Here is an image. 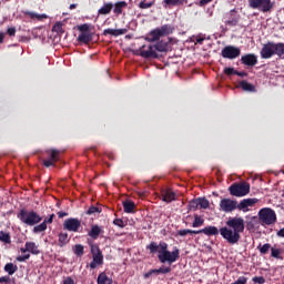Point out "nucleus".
<instances>
[{"instance_id":"nucleus-1","label":"nucleus","mask_w":284,"mask_h":284,"mask_svg":"<svg viewBox=\"0 0 284 284\" xmlns=\"http://www.w3.org/2000/svg\"><path fill=\"white\" fill-rule=\"evenodd\" d=\"M200 232H203L205 236H219V232L225 241L231 245H236L241 241V234L245 232V220L243 217H230L225 226L221 227L220 231L216 226H206Z\"/></svg>"},{"instance_id":"nucleus-2","label":"nucleus","mask_w":284,"mask_h":284,"mask_svg":"<svg viewBox=\"0 0 284 284\" xmlns=\"http://www.w3.org/2000/svg\"><path fill=\"white\" fill-rule=\"evenodd\" d=\"M148 250H150L151 254H156L161 263H175L176 258H179V248H175V251L170 252L168 251V244L165 242L160 243L159 245L154 242H152Z\"/></svg>"},{"instance_id":"nucleus-3","label":"nucleus","mask_w":284,"mask_h":284,"mask_svg":"<svg viewBox=\"0 0 284 284\" xmlns=\"http://www.w3.org/2000/svg\"><path fill=\"white\" fill-rule=\"evenodd\" d=\"M18 219L21 221V223H24V225L30 226H34L38 223H41V221H43L41 215L37 214V212L27 210H21L18 213Z\"/></svg>"},{"instance_id":"nucleus-4","label":"nucleus","mask_w":284,"mask_h":284,"mask_svg":"<svg viewBox=\"0 0 284 284\" xmlns=\"http://www.w3.org/2000/svg\"><path fill=\"white\" fill-rule=\"evenodd\" d=\"M260 223L262 225H274L276 223V212L272 209H262L258 212Z\"/></svg>"},{"instance_id":"nucleus-5","label":"nucleus","mask_w":284,"mask_h":284,"mask_svg":"<svg viewBox=\"0 0 284 284\" xmlns=\"http://www.w3.org/2000/svg\"><path fill=\"white\" fill-rule=\"evenodd\" d=\"M248 6L253 10H260V12H270L274 8L272 0H248Z\"/></svg>"},{"instance_id":"nucleus-6","label":"nucleus","mask_w":284,"mask_h":284,"mask_svg":"<svg viewBox=\"0 0 284 284\" xmlns=\"http://www.w3.org/2000/svg\"><path fill=\"white\" fill-rule=\"evenodd\" d=\"M230 192L232 196H247V194H250V183L243 182L239 184H233L230 186Z\"/></svg>"},{"instance_id":"nucleus-7","label":"nucleus","mask_w":284,"mask_h":284,"mask_svg":"<svg viewBox=\"0 0 284 284\" xmlns=\"http://www.w3.org/2000/svg\"><path fill=\"white\" fill-rule=\"evenodd\" d=\"M234 210H239V202L232 199H222L220 201V212H225V214H230L234 212Z\"/></svg>"},{"instance_id":"nucleus-8","label":"nucleus","mask_w":284,"mask_h":284,"mask_svg":"<svg viewBox=\"0 0 284 284\" xmlns=\"http://www.w3.org/2000/svg\"><path fill=\"white\" fill-rule=\"evenodd\" d=\"M222 57L223 59H237V57H241V49L239 47L227 45L222 50Z\"/></svg>"},{"instance_id":"nucleus-9","label":"nucleus","mask_w":284,"mask_h":284,"mask_svg":"<svg viewBox=\"0 0 284 284\" xmlns=\"http://www.w3.org/2000/svg\"><path fill=\"white\" fill-rule=\"evenodd\" d=\"M91 252L93 261L90 263V267L91 270H97L98 265H103V254L97 246H92Z\"/></svg>"},{"instance_id":"nucleus-10","label":"nucleus","mask_w":284,"mask_h":284,"mask_svg":"<svg viewBox=\"0 0 284 284\" xmlns=\"http://www.w3.org/2000/svg\"><path fill=\"white\" fill-rule=\"evenodd\" d=\"M276 54V43L268 42L263 45L261 50V57L262 59H272Z\"/></svg>"},{"instance_id":"nucleus-11","label":"nucleus","mask_w":284,"mask_h":284,"mask_svg":"<svg viewBox=\"0 0 284 284\" xmlns=\"http://www.w3.org/2000/svg\"><path fill=\"white\" fill-rule=\"evenodd\" d=\"M258 203V199H244L240 203H237V210H241V212H250V207H254Z\"/></svg>"},{"instance_id":"nucleus-12","label":"nucleus","mask_w":284,"mask_h":284,"mask_svg":"<svg viewBox=\"0 0 284 284\" xmlns=\"http://www.w3.org/2000/svg\"><path fill=\"white\" fill-rule=\"evenodd\" d=\"M140 54L144 59H150V58L156 59L159 57V54L156 53V50L152 45H149V47L142 45L140 48Z\"/></svg>"},{"instance_id":"nucleus-13","label":"nucleus","mask_w":284,"mask_h":284,"mask_svg":"<svg viewBox=\"0 0 284 284\" xmlns=\"http://www.w3.org/2000/svg\"><path fill=\"white\" fill-rule=\"evenodd\" d=\"M64 230L68 232H79V227H81V221L77 219H68L64 221Z\"/></svg>"},{"instance_id":"nucleus-14","label":"nucleus","mask_w":284,"mask_h":284,"mask_svg":"<svg viewBox=\"0 0 284 284\" xmlns=\"http://www.w3.org/2000/svg\"><path fill=\"white\" fill-rule=\"evenodd\" d=\"M241 61H242V63H244V65L254 67V65H256V63H258V58L254 53H248V54L243 55L241 58Z\"/></svg>"},{"instance_id":"nucleus-15","label":"nucleus","mask_w":284,"mask_h":284,"mask_svg":"<svg viewBox=\"0 0 284 284\" xmlns=\"http://www.w3.org/2000/svg\"><path fill=\"white\" fill-rule=\"evenodd\" d=\"M176 200V194L171 190H163L162 191V201L164 203H172V201Z\"/></svg>"},{"instance_id":"nucleus-16","label":"nucleus","mask_w":284,"mask_h":284,"mask_svg":"<svg viewBox=\"0 0 284 284\" xmlns=\"http://www.w3.org/2000/svg\"><path fill=\"white\" fill-rule=\"evenodd\" d=\"M125 32H128L126 29H105L103 34H111V37H121V34H125Z\"/></svg>"},{"instance_id":"nucleus-17","label":"nucleus","mask_w":284,"mask_h":284,"mask_svg":"<svg viewBox=\"0 0 284 284\" xmlns=\"http://www.w3.org/2000/svg\"><path fill=\"white\" fill-rule=\"evenodd\" d=\"M161 37L163 36L160 33L159 29H154L149 33L146 40L149 41V43H154L155 41H159Z\"/></svg>"},{"instance_id":"nucleus-18","label":"nucleus","mask_w":284,"mask_h":284,"mask_svg":"<svg viewBox=\"0 0 284 284\" xmlns=\"http://www.w3.org/2000/svg\"><path fill=\"white\" fill-rule=\"evenodd\" d=\"M112 8H114V3L109 2L104 3L98 11L99 14H110L112 12Z\"/></svg>"},{"instance_id":"nucleus-19","label":"nucleus","mask_w":284,"mask_h":284,"mask_svg":"<svg viewBox=\"0 0 284 284\" xmlns=\"http://www.w3.org/2000/svg\"><path fill=\"white\" fill-rule=\"evenodd\" d=\"M123 8H128V2L125 1H120V2H116L114 4V9H113V12L114 14H122L123 13Z\"/></svg>"},{"instance_id":"nucleus-20","label":"nucleus","mask_w":284,"mask_h":284,"mask_svg":"<svg viewBox=\"0 0 284 284\" xmlns=\"http://www.w3.org/2000/svg\"><path fill=\"white\" fill-rule=\"evenodd\" d=\"M78 41L81 43H90V41H92V34H90L89 31H84L78 37Z\"/></svg>"},{"instance_id":"nucleus-21","label":"nucleus","mask_w":284,"mask_h":284,"mask_svg":"<svg viewBox=\"0 0 284 284\" xmlns=\"http://www.w3.org/2000/svg\"><path fill=\"white\" fill-rule=\"evenodd\" d=\"M47 154H49L50 161H52L53 163H57V161H59V154H61V153L59 150L51 149V150L47 151Z\"/></svg>"},{"instance_id":"nucleus-22","label":"nucleus","mask_w":284,"mask_h":284,"mask_svg":"<svg viewBox=\"0 0 284 284\" xmlns=\"http://www.w3.org/2000/svg\"><path fill=\"white\" fill-rule=\"evenodd\" d=\"M113 281L105 273H100L98 276V284H112Z\"/></svg>"},{"instance_id":"nucleus-23","label":"nucleus","mask_w":284,"mask_h":284,"mask_svg":"<svg viewBox=\"0 0 284 284\" xmlns=\"http://www.w3.org/2000/svg\"><path fill=\"white\" fill-rule=\"evenodd\" d=\"M26 250H28V252L31 254H39V246H37V243L34 242H27Z\"/></svg>"},{"instance_id":"nucleus-24","label":"nucleus","mask_w":284,"mask_h":284,"mask_svg":"<svg viewBox=\"0 0 284 284\" xmlns=\"http://www.w3.org/2000/svg\"><path fill=\"white\" fill-rule=\"evenodd\" d=\"M101 232H103V229H101L99 225H93L89 232V236H91V239H99V234H101Z\"/></svg>"},{"instance_id":"nucleus-25","label":"nucleus","mask_w":284,"mask_h":284,"mask_svg":"<svg viewBox=\"0 0 284 284\" xmlns=\"http://www.w3.org/2000/svg\"><path fill=\"white\" fill-rule=\"evenodd\" d=\"M123 207H124V212L126 214H132V212H134V207H136V205L132 201H125V202H123Z\"/></svg>"},{"instance_id":"nucleus-26","label":"nucleus","mask_w":284,"mask_h":284,"mask_svg":"<svg viewBox=\"0 0 284 284\" xmlns=\"http://www.w3.org/2000/svg\"><path fill=\"white\" fill-rule=\"evenodd\" d=\"M240 88H242L244 92H256V88L250 84L247 81L240 82Z\"/></svg>"},{"instance_id":"nucleus-27","label":"nucleus","mask_w":284,"mask_h":284,"mask_svg":"<svg viewBox=\"0 0 284 284\" xmlns=\"http://www.w3.org/2000/svg\"><path fill=\"white\" fill-rule=\"evenodd\" d=\"M26 14H28V17H30L31 19H37L38 21H43V19H48V14L45 13L39 14L37 12L27 11Z\"/></svg>"},{"instance_id":"nucleus-28","label":"nucleus","mask_w":284,"mask_h":284,"mask_svg":"<svg viewBox=\"0 0 284 284\" xmlns=\"http://www.w3.org/2000/svg\"><path fill=\"white\" fill-rule=\"evenodd\" d=\"M45 230H48V220H44L41 224L33 227L34 234L45 232Z\"/></svg>"},{"instance_id":"nucleus-29","label":"nucleus","mask_w":284,"mask_h":284,"mask_svg":"<svg viewBox=\"0 0 284 284\" xmlns=\"http://www.w3.org/2000/svg\"><path fill=\"white\" fill-rule=\"evenodd\" d=\"M162 37H166V34H172V26L164 24L158 29Z\"/></svg>"},{"instance_id":"nucleus-30","label":"nucleus","mask_w":284,"mask_h":284,"mask_svg":"<svg viewBox=\"0 0 284 284\" xmlns=\"http://www.w3.org/2000/svg\"><path fill=\"white\" fill-rule=\"evenodd\" d=\"M17 270H19V267L12 263H8L4 266V272H7L9 276H12V274H14Z\"/></svg>"},{"instance_id":"nucleus-31","label":"nucleus","mask_w":284,"mask_h":284,"mask_svg":"<svg viewBox=\"0 0 284 284\" xmlns=\"http://www.w3.org/2000/svg\"><path fill=\"white\" fill-rule=\"evenodd\" d=\"M153 49L158 52H168V44L164 41H160L153 47Z\"/></svg>"},{"instance_id":"nucleus-32","label":"nucleus","mask_w":284,"mask_h":284,"mask_svg":"<svg viewBox=\"0 0 284 284\" xmlns=\"http://www.w3.org/2000/svg\"><path fill=\"white\" fill-rule=\"evenodd\" d=\"M275 54H277L280 59H284V43L275 44Z\"/></svg>"},{"instance_id":"nucleus-33","label":"nucleus","mask_w":284,"mask_h":284,"mask_svg":"<svg viewBox=\"0 0 284 284\" xmlns=\"http://www.w3.org/2000/svg\"><path fill=\"white\" fill-rule=\"evenodd\" d=\"M63 26H65L64 22H55L52 28V32H57V34H63Z\"/></svg>"},{"instance_id":"nucleus-34","label":"nucleus","mask_w":284,"mask_h":284,"mask_svg":"<svg viewBox=\"0 0 284 284\" xmlns=\"http://www.w3.org/2000/svg\"><path fill=\"white\" fill-rule=\"evenodd\" d=\"M203 223H205V220H203V217H201L200 215H194L192 227H201Z\"/></svg>"},{"instance_id":"nucleus-35","label":"nucleus","mask_w":284,"mask_h":284,"mask_svg":"<svg viewBox=\"0 0 284 284\" xmlns=\"http://www.w3.org/2000/svg\"><path fill=\"white\" fill-rule=\"evenodd\" d=\"M68 233H60L59 234V246L63 247V245H68Z\"/></svg>"},{"instance_id":"nucleus-36","label":"nucleus","mask_w":284,"mask_h":284,"mask_svg":"<svg viewBox=\"0 0 284 284\" xmlns=\"http://www.w3.org/2000/svg\"><path fill=\"white\" fill-rule=\"evenodd\" d=\"M197 203L203 210H207L210 207V201H207L205 197H199Z\"/></svg>"},{"instance_id":"nucleus-37","label":"nucleus","mask_w":284,"mask_h":284,"mask_svg":"<svg viewBox=\"0 0 284 284\" xmlns=\"http://www.w3.org/2000/svg\"><path fill=\"white\" fill-rule=\"evenodd\" d=\"M281 254H283V250L274 247L271 248V255L273 258H281Z\"/></svg>"},{"instance_id":"nucleus-38","label":"nucleus","mask_w":284,"mask_h":284,"mask_svg":"<svg viewBox=\"0 0 284 284\" xmlns=\"http://www.w3.org/2000/svg\"><path fill=\"white\" fill-rule=\"evenodd\" d=\"M239 19H240V17L234 16V18L226 20L225 23H226V26L234 27V26H237Z\"/></svg>"},{"instance_id":"nucleus-39","label":"nucleus","mask_w":284,"mask_h":284,"mask_svg":"<svg viewBox=\"0 0 284 284\" xmlns=\"http://www.w3.org/2000/svg\"><path fill=\"white\" fill-rule=\"evenodd\" d=\"M74 254H77V256H83V245L78 244L74 246L73 248Z\"/></svg>"},{"instance_id":"nucleus-40","label":"nucleus","mask_w":284,"mask_h":284,"mask_svg":"<svg viewBox=\"0 0 284 284\" xmlns=\"http://www.w3.org/2000/svg\"><path fill=\"white\" fill-rule=\"evenodd\" d=\"M0 241L3 243H10V235L3 231L0 232Z\"/></svg>"},{"instance_id":"nucleus-41","label":"nucleus","mask_w":284,"mask_h":284,"mask_svg":"<svg viewBox=\"0 0 284 284\" xmlns=\"http://www.w3.org/2000/svg\"><path fill=\"white\" fill-rule=\"evenodd\" d=\"M270 250H272V245L271 244H264L262 247H260V252L261 254H267V252H270Z\"/></svg>"},{"instance_id":"nucleus-42","label":"nucleus","mask_w":284,"mask_h":284,"mask_svg":"<svg viewBox=\"0 0 284 284\" xmlns=\"http://www.w3.org/2000/svg\"><path fill=\"white\" fill-rule=\"evenodd\" d=\"M87 214H101V209L97 206H91L88 211Z\"/></svg>"},{"instance_id":"nucleus-43","label":"nucleus","mask_w":284,"mask_h":284,"mask_svg":"<svg viewBox=\"0 0 284 284\" xmlns=\"http://www.w3.org/2000/svg\"><path fill=\"white\" fill-rule=\"evenodd\" d=\"M152 6H153L152 2L142 1L140 2L139 8H141L142 10H148V8H152Z\"/></svg>"},{"instance_id":"nucleus-44","label":"nucleus","mask_w":284,"mask_h":284,"mask_svg":"<svg viewBox=\"0 0 284 284\" xmlns=\"http://www.w3.org/2000/svg\"><path fill=\"white\" fill-rule=\"evenodd\" d=\"M172 272L171 267H160L158 268V274H170Z\"/></svg>"},{"instance_id":"nucleus-45","label":"nucleus","mask_w":284,"mask_h":284,"mask_svg":"<svg viewBox=\"0 0 284 284\" xmlns=\"http://www.w3.org/2000/svg\"><path fill=\"white\" fill-rule=\"evenodd\" d=\"M253 283L264 284L265 283V277H263V276H255V277H253Z\"/></svg>"},{"instance_id":"nucleus-46","label":"nucleus","mask_w":284,"mask_h":284,"mask_svg":"<svg viewBox=\"0 0 284 284\" xmlns=\"http://www.w3.org/2000/svg\"><path fill=\"white\" fill-rule=\"evenodd\" d=\"M28 258H30V254H24V255H20L17 257V261L19 263H23L24 261H28Z\"/></svg>"},{"instance_id":"nucleus-47","label":"nucleus","mask_w":284,"mask_h":284,"mask_svg":"<svg viewBox=\"0 0 284 284\" xmlns=\"http://www.w3.org/2000/svg\"><path fill=\"white\" fill-rule=\"evenodd\" d=\"M199 199H196V200H192L191 202H190V209L191 210H196V207H199Z\"/></svg>"},{"instance_id":"nucleus-48","label":"nucleus","mask_w":284,"mask_h":284,"mask_svg":"<svg viewBox=\"0 0 284 284\" xmlns=\"http://www.w3.org/2000/svg\"><path fill=\"white\" fill-rule=\"evenodd\" d=\"M114 225H116L118 227H125V223L123 222V220L121 219H115L113 221Z\"/></svg>"},{"instance_id":"nucleus-49","label":"nucleus","mask_w":284,"mask_h":284,"mask_svg":"<svg viewBox=\"0 0 284 284\" xmlns=\"http://www.w3.org/2000/svg\"><path fill=\"white\" fill-rule=\"evenodd\" d=\"M245 283H247V277H245V276H240V277L237 278V281L234 282L233 284H245Z\"/></svg>"},{"instance_id":"nucleus-50","label":"nucleus","mask_w":284,"mask_h":284,"mask_svg":"<svg viewBox=\"0 0 284 284\" xmlns=\"http://www.w3.org/2000/svg\"><path fill=\"white\" fill-rule=\"evenodd\" d=\"M152 274H159V268L158 270H151L148 273L144 274V278H150Z\"/></svg>"},{"instance_id":"nucleus-51","label":"nucleus","mask_w":284,"mask_h":284,"mask_svg":"<svg viewBox=\"0 0 284 284\" xmlns=\"http://www.w3.org/2000/svg\"><path fill=\"white\" fill-rule=\"evenodd\" d=\"M192 230H180L178 232L179 236H187V234H191Z\"/></svg>"},{"instance_id":"nucleus-52","label":"nucleus","mask_w":284,"mask_h":284,"mask_svg":"<svg viewBox=\"0 0 284 284\" xmlns=\"http://www.w3.org/2000/svg\"><path fill=\"white\" fill-rule=\"evenodd\" d=\"M43 165L44 168H52V165H54V162L52 160H44L43 161Z\"/></svg>"},{"instance_id":"nucleus-53","label":"nucleus","mask_w":284,"mask_h":284,"mask_svg":"<svg viewBox=\"0 0 284 284\" xmlns=\"http://www.w3.org/2000/svg\"><path fill=\"white\" fill-rule=\"evenodd\" d=\"M224 72L225 74H229V75L236 74V71L234 70V68H225Z\"/></svg>"},{"instance_id":"nucleus-54","label":"nucleus","mask_w":284,"mask_h":284,"mask_svg":"<svg viewBox=\"0 0 284 284\" xmlns=\"http://www.w3.org/2000/svg\"><path fill=\"white\" fill-rule=\"evenodd\" d=\"M168 6H176L181 0H164Z\"/></svg>"},{"instance_id":"nucleus-55","label":"nucleus","mask_w":284,"mask_h":284,"mask_svg":"<svg viewBox=\"0 0 284 284\" xmlns=\"http://www.w3.org/2000/svg\"><path fill=\"white\" fill-rule=\"evenodd\" d=\"M226 17H230V19H234V17H239L236 13V10L233 9L229 13H226Z\"/></svg>"},{"instance_id":"nucleus-56","label":"nucleus","mask_w":284,"mask_h":284,"mask_svg":"<svg viewBox=\"0 0 284 284\" xmlns=\"http://www.w3.org/2000/svg\"><path fill=\"white\" fill-rule=\"evenodd\" d=\"M8 34H9V37H14V34H17V29H14V28H9V29H8Z\"/></svg>"},{"instance_id":"nucleus-57","label":"nucleus","mask_w":284,"mask_h":284,"mask_svg":"<svg viewBox=\"0 0 284 284\" xmlns=\"http://www.w3.org/2000/svg\"><path fill=\"white\" fill-rule=\"evenodd\" d=\"M80 32H88L90 30V27L88 24H83L79 28Z\"/></svg>"},{"instance_id":"nucleus-58","label":"nucleus","mask_w":284,"mask_h":284,"mask_svg":"<svg viewBox=\"0 0 284 284\" xmlns=\"http://www.w3.org/2000/svg\"><path fill=\"white\" fill-rule=\"evenodd\" d=\"M0 283H10V276L0 277Z\"/></svg>"},{"instance_id":"nucleus-59","label":"nucleus","mask_w":284,"mask_h":284,"mask_svg":"<svg viewBox=\"0 0 284 284\" xmlns=\"http://www.w3.org/2000/svg\"><path fill=\"white\" fill-rule=\"evenodd\" d=\"M63 284H74V280H72V277H67Z\"/></svg>"},{"instance_id":"nucleus-60","label":"nucleus","mask_w":284,"mask_h":284,"mask_svg":"<svg viewBox=\"0 0 284 284\" xmlns=\"http://www.w3.org/2000/svg\"><path fill=\"white\" fill-rule=\"evenodd\" d=\"M207 3H212V0H200V6H207Z\"/></svg>"},{"instance_id":"nucleus-61","label":"nucleus","mask_w":284,"mask_h":284,"mask_svg":"<svg viewBox=\"0 0 284 284\" xmlns=\"http://www.w3.org/2000/svg\"><path fill=\"white\" fill-rule=\"evenodd\" d=\"M59 219H63L64 216H68L67 212H58Z\"/></svg>"},{"instance_id":"nucleus-62","label":"nucleus","mask_w":284,"mask_h":284,"mask_svg":"<svg viewBox=\"0 0 284 284\" xmlns=\"http://www.w3.org/2000/svg\"><path fill=\"white\" fill-rule=\"evenodd\" d=\"M44 221H47V223H52V221H54V214H51L49 219H45Z\"/></svg>"},{"instance_id":"nucleus-63","label":"nucleus","mask_w":284,"mask_h":284,"mask_svg":"<svg viewBox=\"0 0 284 284\" xmlns=\"http://www.w3.org/2000/svg\"><path fill=\"white\" fill-rule=\"evenodd\" d=\"M277 236H280L281 239H284V229L277 232Z\"/></svg>"},{"instance_id":"nucleus-64","label":"nucleus","mask_w":284,"mask_h":284,"mask_svg":"<svg viewBox=\"0 0 284 284\" xmlns=\"http://www.w3.org/2000/svg\"><path fill=\"white\" fill-rule=\"evenodd\" d=\"M235 74H237V77H247V73H245V72L236 71Z\"/></svg>"}]
</instances>
